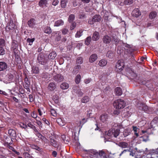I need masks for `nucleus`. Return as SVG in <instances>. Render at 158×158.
Masks as SVG:
<instances>
[{"instance_id":"nucleus-41","label":"nucleus","mask_w":158,"mask_h":158,"mask_svg":"<svg viewBox=\"0 0 158 158\" xmlns=\"http://www.w3.org/2000/svg\"><path fill=\"white\" fill-rule=\"evenodd\" d=\"M68 2L67 0H61V6L62 8H65L66 4Z\"/></svg>"},{"instance_id":"nucleus-11","label":"nucleus","mask_w":158,"mask_h":158,"mask_svg":"<svg viewBox=\"0 0 158 158\" xmlns=\"http://www.w3.org/2000/svg\"><path fill=\"white\" fill-rule=\"evenodd\" d=\"M98 58L97 54L94 53L92 54L89 58V62L90 63H93L97 60Z\"/></svg>"},{"instance_id":"nucleus-47","label":"nucleus","mask_w":158,"mask_h":158,"mask_svg":"<svg viewBox=\"0 0 158 158\" xmlns=\"http://www.w3.org/2000/svg\"><path fill=\"white\" fill-rule=\"evenodd\" d=\"M42 78L44 79H48L49 78V74L47 73H44L42 74Z\"/></svg>"},{"instance_id":"nucleus-8","label":"nucleus","mask_w":158,"mask_h":158,"mask_svg":"<svg viewBox=\"0 0 158 158\" xmlns=\"http://www.w3.org/2000/svg\"><path fill=\"white\" fill-rule=\"evenodd\" d=\"M53 80L56 82L59 83L62 81L64 79V77L62 75L60 74H57L53 77Z\"/></svg>"},{"instance_id":"nucleus-55","label":"nucleus","mask_w":158,"mask_h":158,"mask_svg":"<svg viewBox=\"0 0 158 158\" xmlns=\"http://www.w3.org/2000/svg\"><path fill=\"white\" fill-rule=\"evenodd\" d=\"M61 31L63 34L66 35L68 33L69 31L66 28H64L61 30Z\"/></svg>"},{"instance_id":"nucleus-12","label":"nucleus","mask_w":158,"mask_h":158,"mask_svg":"<svg viewBox=\"0 0 158 158\" xmlns=\"http://www.w3.org/2000/svg\"><path fill=\"white\" fill-rule=\"evenodd\" d=\"M102 40L104 43L109 44L111 42V39L110 36L106 35L103 36Z\"/></svg>"},{"instance_id":"nucleus-29","label":"nucleus","mask_w":158,"mask_h":158,"mask_svg":"<svg viewBox=\"0 0 158 158\" xmlns=\"http://www.w3.org/2000/svg\"><path fill=\"white\" fill-rule=\"evenodd\" d=\"M157 15V13L155 11H151L149 15V18L150 19H153L156 17Z\"/></svg>"},{"instance_id":"nucleus-17","label":"nucleus","mask_w":158,"mask_h":158,"mask_svg":"<svg viewBox=\"0 0 158 158\" xmlns=\"http://www.w3.org/2000/svg\"><path fill=\"white\" fill-rule=\"evenodd\" d=\"M31 147L32 149L36 150L37 151L36 152H39L41 153L43 152V150L42 148L39 147L36 145H32L31 146Z\"/></svg>"},{"instance_id":"nucleus-60","label":"nucleus","mask_w":158,"mask_h":158,"mask_svg":"<svg viewBox=\"0 0 158 158\" xmlns=\"http://www.w3.org/2000/svg\"><path fill=\"white\" fill-rule=\"evenodd\" d=\"M10 23H8L7 25V26L6 27V32H9V31H10Z\"/></svg>"},{"instance_id":"nucleus-28","label":"nucleus","mask_w":158,"mask_h":158,"mask_svg":"<svg viewBox=\"0 0 158 158\" xmlns=\"http://www.w3.org/2000/svg\"><path fill=\"white\" fill-rule=\"evenodd\" d=\"M10 150H12L13 153H12L10 151V155H14V156H15V155H19L20 154V153L19 152L16 151V150L13 147L10 146Z\"/></svg>"},{"instance_id":"nucleus-16","label":"nucleus","mask_w":158,"mask_h":158,"mask_svg":"<svg viewBox=\"0 0 158 158\" xmlns=\"http://www.w3.org/2000/svg\"><path fill=\"white\" fill-rule=\"evenodd\" d=\"M100 35L98 32L95 31L93 33L92 38L93 41H96L99 38Z\"/></svg>"},{"instance_id":"nucleus-25","label":"nucleus","mask_w":158,"mask_h":158,"mask_svg":"<svg viewBox=\"0 0 158 158\" xmlns=\"http://www.w3.org/2000/svg\"><path fill=\"white\" fill-rule=\"evenodd\" d=\"M81 68V66L80 65H77L75 66L74 68L73 71L72 72L73 73L75 74H77L79 72Z\"/></svg>"},{"instance_id":"nucleus-46","label":"nucleus","mask_w":158,"mask_h":158,"mask_svg":"<svg viewBox=\"0 0 158 158\" xmlns=\"http://www.w3.org/2000/svg\"><path fill=\"white\" fill-rule=\"evenodd\" d=\"M50 112L51 115L54 117H56L57 115L56 112L54 109H51L50 110Z\"/></svg>"},{"instance_id":"nucleus-14","label":"nucleus","mask_w":158,"mask_h":158,"mask_svg":"<svg viewBox=\"0 0 158 158\" xmlns=\"http://www.w3.org/2000/svg\"><path fill=\"white\" fill-rule=\"evenodd\" d=\"M48 88L51 91L54 90L56 88V85L55 83L53 82L49 83L48 86Z\"/></svg>"},{"instance_id":"nucleus-30","label":"nucleus","mask_w":158,"mask_h":158,"mask_svg":"<svg viewBox=\"0 0 158 158\" xmlns=\"http://www.w3.org/2000/svg\"><path fill=\"white\" fill-rule=\"evenodd\" d=\"M35 21V19L31 18L30 19V20L28 22V24L30 27H32L35 25L34 22Z\"/></svg>"},{"instance_id":"nucleus-34","label":"nucleus","mask_w":158,"mask_h":158,"mask_svg":"<svg viewBox=\"0 0 158 158\" xmlns=\"http://www.w3.org/2000/svg\"><path fill=\"white\" fill-rule=\"evenodd\" d=\"M56 122L59 125L61 126H64L65 123L64 121L61 118H57L56 120Z\"/></svg>"},{"instance_id":"nucleus-43","label":"nucleus","mask_w":158,"mask_h":158,"mask_svg":"<svg viewBox=\"0 0 158 158\" xmlns=\"http://www.w3.org/2000/svg\"><path fill=\"white\" fill-rule=\"evenodd\" d=\"M81 80V76L80 74H78L75 79V81L77 84L79 83Z\"/></svg>"},{"instance_id":"nucleus-4","label":"nucleus","mask_w":158,"mask_h":158,"mask_svg":"<svg viewBox=\"0 0 158 158\" xmlns=\"http://www.w3.org/2000/svg\"><path fill=\"white\" fill-rule=\"evenodd\" d=\"M120 133V130L118 129L115 130V129H110L107 133V135L109 136L112 137L113 136L115 138Z\"/></svg>"},{"instance_id":"nucleus-13","label":"nucleus","mask_w":158,"mask_h":158,"mask_svg":"<svg viewBox=\"0 0 158 158\" xmlns=\"http://www.w3.org/2000/svg\"><path fill=\"white\" fill-rule=\"evenodd\" d=\"M132 14L133 16L137 18L141 15V13L139 9L135 8L133 11Z\"/></svg>"},{"instance_id":"nucleus-20","label":"nucleus","mask_w":158,"mask_h":158,"mask_svg":"<svg viewBox=\"0 0 158 158\" xmlns=\"http://www.w3.org/2000/svg\"><path fill=\"white\" fill-rule=\"evenodd\" d=\"M115 92L116 95L118 96H121L122 94V90L120 88L117 87L115 89Z\"/></svg>"},{"instance_id":"nucleus-62","label":"nucleus","mask_w":158,"mask_h":158,"mask_svg":"<svg viewBox=\"0 0 158 158\" xmlns=\"http://www.w3.org/2000/svg\"><path fill=\"white\" fill-rule=\"evenodd\" d=\"M44 122L47 125L49 126L50 125V123L45 118H43L42 119Z\"/></svg>"},{"instance_id":"nucleus-42","label":"nucleus","mask_w":158,"mask_h":158,"mask_svg":"<svg viewBox=\"0 0 158 158\" xmlns=\"http://www.w3.org/2000/svg\"><path fill=\"white\" fill-rule=\"evenodd\" d=\"M89 101V98L87 96L83 97L81 99V102L83 103H86Z\"/></svg>"},{"instance_id":"nucleus-59","label":"nucleus","mask_w":158,"mask_h":158,"mask_svg":"<svg viewBox=\"0 0 158 158\" xmlns=\"http://www.w3.org/2000/svg\"><path fill=\"white\" fill-rule=\"evenodd\" d=\"M10 136L15 137L16 136V134L15 131L10 129Z\"/></svg>"},{"instance_id":"nucleus-63","label":"nucleus","mask_w":158,"mask_h":158,"mask_svg":"<svg viewBox=\"0 0 158 158\" xmlns=\"http://www.w3.org/2000/svg\"><path fill=\"white\" fill-rule=\"evenodd\" d=\"M5 40L3 39H0V46H4L5 45Z\"/></svg>"},{"instance_id":"nucleus-26","label":"nucleus","mask_w":158,"mask_h":158,"mask_svg":"<svg viewBox=\"0 0 158 158\" xmlns=\"http://www.w3.org/2000/svg\"><path fill=\"white\" fill-rule=\"evenodd\" d=\"M31 72L32 74H38L39 73V69L36 66H33L32 67Z\"/></svg>"},{"instance_id":"nucleus-45","label":"nucleus","mask_w":158,"mask_h":158,"mask_svg":"<svg viewBox=\"0 0 158 158\" xmlns=\"http://www.w3.org/2000/svg\"><path fill=\"white\" fill-rule=\"evenodd\" d=\"M53 100L56 103H58L59 102V98L57 95H55L53 97Z\"/></svg>"},{"instance_id":"nucleus-58","label":"nucleus","mask_w":158,"mask_h":158,"mask_svg":"<svg viewBox=\"0 0 158 158\" xmlns=\"http://www.w3.org/2000/svg\"><path fill=\"white\" fill-rule=\"evenodd\" d=\"M41 140L43 142L45 143H49V141L44 136Z\"/></svg>"},{"instance_id":"nucleus-44","label":"nucleus","mask_w":158,"mask_h":158,"mask_svg":"<svg viewBox=\"0 0 158 158\" xmlns=\"http://www.w3.org/2000/svg\"><path fill=\"white\" fill-rule=\"evenodd\" d=\"M35 134L41 140L44 137V136L40 133L38 130L35 133Z\"/></svg>"},{"instance_id":"nucleus-1","label":"nucleus","mask_w":158,"mask_h":158,"mask_svg":"<svg viewBox=\"0 0 158 158\" xmlns=\"http://www.w3.org/2000/svg\"><path fill=\"white\" fill-rule=\"evenodd\" d=\"M113 105L116 109H121L125 106L126 102L123 100L118 99L114 101Z\"/></svg>"},{"instance_id":"nucleus-7","label":"nucleus","mask_w":158,"mask_h":158,"mask_svg":"<svg viewBox=\"0 0 158 158\" xmlns=\"http://www.w3.org/2000/svg\"><path fill=\"white\" fill-rule=\"evenodd\" d=\"M50 139V144L55 148H57L59 146L56 140L54 137L52 136H50L49 137Z\"/></svg>"},{"instance_id":"nucleus-23","label":"nucleus","mask_w":158,"mask_h":158,"mask_svg":"<svg viewBox=\"0 0 158 158\" xmlns=\"http://www.w3.org/2000/svg\"><path fill=\"white\" fill-rule=\"evenodd\" d=\"M7 67L6 63L4 62H0V71L6 69Z\"/></svg>"},{"instance_id":"nucleus-18","label":"nucleus","mask_w":158,"mask_h":158,"mask_svg":"<svg viewBox=\"0 0 158 158\" xmlns=\"http://www.w3.org/2000/svg\"><path fill=\"white\" fill-rule=\"evenodd\" d=\"M107 60L104 59L100 60L98 63L99 66L101 67L105 66L107 64Z\"/></svg>"},{"instance_id":"nucleus-3","label":"nucleus","mask_w":158,"mask_h":158,"mask_svg":"<svg viewBox=\"0 0 158 158\" xmlns=\"http://www.w3.org/2000/svg\"><path fill=\"white\" fill-rule=\"evenodd\" d=\"M83 151L89 154L90 158H96L98 156V152L96 150L84 149Z\"/></svg>"},{"instance_id":"nucleus-61","label":"nucleus","mask_w":158,"mask_h":158,"mask_svg":"<svg viewBox=\"0 0 158 158\" xmlns=\"http://www.w3.org/2000/svg\"><path fill=\"white\" fill-rule=\"evenodd\" d=\"M5 54V50L2 47H0V55H3Z\"/></svg>"},{"instance_id":"nucleus-51","label":"nucleus","mask_w":158,"mask_h":158,"mask_svg":"<svg viewBox=\"0 0 158 158\" xmlns=\"http://www.w3.org/2000/svg\"><path fill=\"white\" fill-rule=\"evenodd\" d=\"M133 2V0H125L124 1V3L127 5H130L132 4Z\"/></svg>"},{"instance_id":"nucleus-53","label":"nucleus","mask_w":158,"mask_h":158,"mask_svg":"<svg viewBox=\"0 0 158 158\" xmlns=\"http://www.w3.org/2000/svg\"><path fill=\"white\" fill-rule=\"evenodd\" d=\"M25 158H33L27 152H24L23 154Z\"/></svg>"},{"instance_id":"nucleus-10","label":"nucleus","mask_w":158,"mask_h":158,"mask_svg":"<svg viewBox=\"0 0 158 158\" xmlns=\"http://www.w3.org/2000/svg\"><path fill=\"white\" fill-rule=\"evenodd\" d=\"M53 61L50 60V59H47V62L45 63V69H52V65L53 64Z\"/></svg>"},{"instance_id":"nucleus-48","label":"nucleus","mask_w":158,"mask_h":158,"mask_svg":"<svg viewBox=\"0 0 158 158\" xmlns=\"http://www.w3.org/2000/svg\"><path fill=\"white\" fill-rule=\"evenodd\" d=\"M83 62V59L81 57H78L77 58L76 60V62L77 64H81Z\"/></svg>"},{"instance_id":"nucleus-27","label":"nucleus","mask_w":158,"mask_h":158,"mask_svg":"<svg viewBox=\"0 0 158 158\" xmlns=\"http://www.w3.org/2000/svg\"><path fill=\"white\" fill-rule=\"evenodd\" d=\"M101 17L99 15H96L93 18L94 22H98L101 21Z\"/></svg>"},{"instance_id":"nucleus-9","label":"nucleus","mask_w":158,"mask_h":158,"mask_svg":"<svg viewBox=\"0 0 158 158\" xmlns=\"http://www.w3.org/2000/svg\"><path fill=\"white\" fill-rule=\"evenodd\" d=\"M139 109L142 110L144 111L145 112L149 113L150 111L148 107L145 105L143 104L140 105Z\"/></svg>"},{"instance_id":"nucleus-64","label":"nucleus","mask_w":158,"mask_h":158,"mask_svg":"<svg viewBox=\"0 0 158 158\" xmlns=\"http://www.w3.org/2000/svg\"><path fill=\"white\" fill-rule=\"evenodd\" d=\"M76 23H72L70 27V29L71 30H73L76 27Z\"/></svg>"},{"instance_id":"nucleus-36","label":"nucleus","mask_w":158,"mask_h":158,"mask_svg":"<svg viewBox=\"0 0 158 158\" xmlns=\"http://www.w3.org/2000/svg\"><path fill=\"white\" fill-rule=\"evenodd\" d=\"M106 56L109 58H112L114 56V55L113 52L111 51H108L106 54Z\"/></svg>"},{"instance_id":"nucleus-38","label":"nucleus","mask_w":158,"mask_h":158,"mask_svg":"<svg viewBox=\"0 0 158 158\" xmlns=\"http://www.w3.org/2000/svg\"><path fill=\"white\" fill-rule=\"evenodd\" d=\"M27 126L31 128L32 129L34 130L35 133L38 130L36 127L35 126L32 124L31 122H29L27 124Z\"/></svg>"},{"instance_id":"nucleus-35","label":"nucleus","mask_w":158,"mask_h":158,"mask_svg":"<svg viewBox=\"0 0 158 158\" xmlns=\"http://www.w3.org/2000/svg\"><path fill=\"white\" fill-rule=\"evenodd\" d=\"M44 32L48 34H50L52 32L51 28L48 26H46L44 28Z\"/></svg>"},{"instance_id":"nucleus-22","label":"nucleus","mask_w":158,"mask_h":158,"mask_svg":"<svg viewBox=\"0 0 158 158\" xmlns=\"http://www.w3.org/2000/svg\"><path fill=\"white\" fill-rule=\"evenodd\" d=\"M64 24V21L62 19H59L55 22L54 26H55L59 27L63 25Z\"/></svg>"},{"instance_id":"nucleus-24","label":"nucleus","mask_w":158,"mask_h":158,"mask_svg":"<svg viewBox=\"0 0 158 158\" xmlns=\"http://www.w3.org/2000/svg\"><path fill=\"white\" fill-rule=\"evenodd\" d=\"M56 56V53L54 51H52L49 54L48 59H54Z\"/></svg>"},{"instance_id":"nucleus-57","label":"nucleus","mask_w":158,"mask_h":158,"mask_svg":"<svg viewBox=\"0 0 158 158\" xmlns=\"http://www.w3.org/2000/svg\"><path fill=\"white\" fill-rule=\"evenodd\" d=\"M17 42L16 41H14L12 42V48H13L14 49L16 48V47L17 46Z\"/></svg>"},{"instance_id":"nucleus-39","label":"nucleus","mask_w":158,"mask_h":158,"mask_svg":"<svg viewBox=\"0 0 158 158\" xmlns=\"http://www.w3.org/2000/svg\"><path fill=\"white\" fill-rule=\"evenodd\" d=\"M133 49L131 48H128L126 50V52H127L128 54L132 56V58H134L133 54Z\"/></svg>"},{"instance_id":"nucleus-56","label":"nucleus","mask_w":158,"mask_h":158,"mask_svg":"<svg viewBox=\"0 0 158 158\" xmlns=\"http://www.w3.org/2000/svg\"><path fill=\"white\" fill-rule=\"evenodd\" d=\"M76 93L77 94L79 97H81L83 94V93L79 90H77Z\"/></svg>"},{"instance_id":"nucleus-54","label":"nucleus","mask_w":158,"mask_h":158,"mask_svg":"<svg viewBox=\"0 0 158 158\" xmlns=\"http://www.w3.org/2000/svg\"><path fill=\"white\" fill-rule=\"evenodd\" d=\"M143 141L146 142L148 140V136L147 135H144L142 137Z\"/></svg>"},{"instance_id":"nucleus-37","label":"nucleus","mask_w":158,"mask_h":158,"mask_svg":"<svg viewBox=\"0 0 158 158\" xmlns=\"http://www.w3.org/2000/svg\"><path fill=\"white\" fill-rule=\"evenodd\" d=\"M133 128L135 135L137 137L138 136L139 129L135 126H133Z\"/></svg>"},{"instance_id":"nucleus-52","label":"nucleus","mask_w":158,"mask_h":158,"mask_svg":"<svg viewBox=\"0 0 158 158\" xmlns=\"http://www.w3.org/2000/svg\"><path fill=\"white\" fill-rule=\"evenodd\" d=\"M30 83H25L24 87L27 89L28 91H30Z\"/></svg>"},{"instance_id":"nucleus-40","label":"nucleus","mask_w":158,"mask_h":158,"mask_svg":"<svg viewBox=\"0 0 158 158\" xmlns=\"http://www.w3.org/2000/svg\"><path fill=\"white\" fill-rule=\"evenodd\" d=\"M75 18V16L73 14H71L69 16L68 18V21L70 23H72L74 20V19Z\"/></svg>"},{"instance_id":"nucleus-31","label":"nucleus","mask_w":158,"mask_h":158,"mask_svg":"<svg viewBox=\"0 0 158 158\" xmlns=\"http://www.w3.org/2000/svg\"><path fill=\"white\" fill-rule=\"evenodd\" d=\"M69 85L68 84L64 82L61 84L60 85V88L62 89H65L69 87Z\"/></svg>"},{"instance_id":"nucleus-49","label":"nucleus","mask_w":158,"mask_h":158,"mask_svg":"<svg viewBox=\"0 0 158 158\" xmlns=\"http://www.w3.org/2000/svg\"><path fill=\"white\" fill-rule=\"evenodd\" d=\"M35 38H33L31 39L29 38H28L27 39V43H29V45H31L33 42L35 41Z\"/></svg>"},{"instance_id":"nucleus-6","label":"nucleus","mask_w":158,"mask_h":158,"mask_svg":"<svg viewBox=\"0 0 158 158\" xmlns=\"http://www.w3.org/2000/svg\"><path fill=\"white\" fill-rule=\"evenodd\" d=\"M13 56H14L16 60L18 61L17 63H19L21 62L20 58L19 56V51L16 48L13 49Z\"/></svg>"},{"instance_id":"nucleus-32","label":"nucleus","mask_w":158,"mask_h":158,"mask_svg":"<svg viewBox=\"0 0 158 158\" xmlns=\"http://www.w3.org/2000/svg\"><path fill=\"white\" fill-rule=\"evenodd\" d=\"M128 146V143L125 142H119V146L123 148H126Z\"/></svg>"},{"instance_id":"nucleus-50","label":"nucleus","mask_w":158,"mask_h":158,"mask_svg":"<svg viewBox=\"0 0 158 158\" xmlns=\"http://www.w3.org/2000/svg\"><path fill=\"white\" fill-rule=\"evenodd\" d=\"M82 31L80 30L77 31L75 35L76 38H79L82 35Z\"/></svg>"},{"instance_id":"nucleus-5","label":"nucleus","mask_w":158,"mask_h":158,"mask_svg":"<svg viewBox=\"0 0 158 158\" xmlns=\"http://www.w3.org/2000/svg\"><path fill=\"white\" fill-rule=\"evenodd\" d=\"M125 66L123 60H118L116 63L115 67L120 71L123 70Z\"/></svg>"},{"instance_id":"nucleus-19","label":"nucleus","mask_w":158,"mask_h":158,"mask_svg":"<svg viewBox=\"0 0 158 158\" xmlns=\"http://www.w3.org/2000/svg\"><path fill=\"white\" fill-rule=\"evenodd\" d=\"M48 4L47 0H40L39 2L38 5L41 7H47Z\"/></svg>"},{"instance_id":"nucleus-33","label":"nucleus","mask_w":158,"mask_h":158,"mask_svg":"<svg viewBox=\"0 0 158 158\" xmlns=\"http://www.w3.org/2000/svg\"><path fill=\"white\" fill-rule=\"evenodd\" d=\"M91 37L90 36H88L85 39V44L86 45H89L91 41Z\"/></svg>"},{"instance_id":"nucleus-2","label":"nucleus","mask_w":158,"mask_h":158,"mask_svg":"<svg viewBox=\"0 0 158 158\" xmlns=\"http://www.w3.org/2000/svg\"><path fill=\"white\" fill-rule=\"evenodd\" d=\"M47 59L45 57L44 54L42 52L40 53L38 56L37 60L39 63L43 65H45Z\"/></svg>"},{"instance_id":"nucleus-15","label":"nucleus","mask_w":158,"mask_h":158,"mask_svg":"<svg viewBox=\"0 0 158 158\" xmlns=\"http://www.w3.org/2000/svg\"><path fill=\"white\" fill-rule=\"evenodd\" d=\"M108 115L106 114H102L100 117V120L103 123L107 121L108 118Z\"/></svg>"},{"instance_id":"nucleus-21","label":"nucleus","mask_w":158,"mask_h":158,"mask_svg":"<svg viewBox=\"0 0 158 158\" xmlns=\"http://www.w3.org/2000/svg\"><path fill=\"white\" fill-rule=\"evenodd\" d=\"M98 154L99 158H106V154L103 151H99V152H98Z\"/></svg>"}]
</instances>
